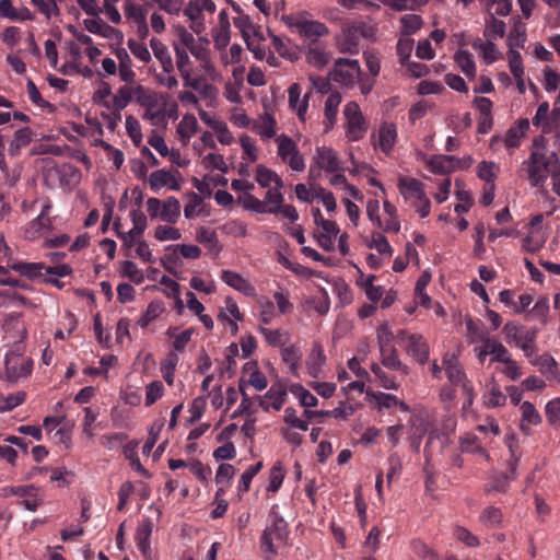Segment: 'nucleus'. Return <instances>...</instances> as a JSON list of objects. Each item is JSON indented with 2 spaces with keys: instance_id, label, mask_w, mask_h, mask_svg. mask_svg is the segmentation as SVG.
<instances>
[{
  "instance_id": "nucleus-1",
  "label": "nucleus",
  "mask_w": 560,
  "mask_h": 560,
  "mask_svg": "<svg viewBox=\"0 0 560 560\" xmlns=\"http://www.w3.org/2000/svg\"><path fill=\"white\" fill-rule=\"evenodd\" d=\"M559 166L558 154L548 150L544 136H538L534 138L530 154L522 162L517 173L525 177L532 187L541 188L548 176Z\"/></svg>"
},
{
  "instance_id": "nucleus-2",
  "label": "nucleus",
  "mask_w": 560,
  "mask_h": 560,
  "mask_svg": "<svg viewBox=\"0 0 560 560\" xmlns=\"http://www.w3.org/2000/svg\"><path fill=\"white\" fill-rule=\"evenodd\" d=\"M269 524L260 537V549L266 555V560H272L278 553L277 548L287 544L289 538L288 523L278 512V505L270 510Z\"/></svg>"
},
{
  "instance_id": "nucleus-3",
  "label": "nucleus",
  "mask_w": 560,
  "mask_h": 560,
  "mask_svg": "<svg viewBox=\"0 0 560 560\" xmlns=\"http://www.w3.org/2000/svg\"><path fill=\"white\" fill-rule=\"evenodd\" d=\"M375 30L369 23L358 21H345L341 25V32L337 36V47L343 54H358L361 38H372Z\"/></svg>"
},
{
  "instance_id": "nucleus-4",
  "label": "nucleus",
  "mask_w": 560,
  "mask_h": 560,
  "mask_svg": "<svg viewBox=\"0 0 560 560\" xmlns=\"http://www.w3.org/2000/svg\"><path fill=\"white\" fill-rule=\"evenodd\" d=\"M503 331L508 342L514 341L523 350L527 359L533 358L537 353V328H527L526 326L510 322L505 324Z\"/></svg>"
},
{
  "instance_id": "nucleus-5",
  "label": "nucleus",
  "mask_w": 560,
  "mask_h": 560,
  "mask_svg": "<svg viewBox=\"0 0 560 560\" xmlns=\"http://www.w3.org/2000/svg\"><path fill=\"white\" fill-rule=\"evenodd\" d=\"M399 346L417 363L424 365L429 360L430 347L427 339L420 334H413L406 329H399L396 334Z\"/></svg>"
},
{
  "instance_id": "nucleus-6",
  "label": "nucleus",
  "mask_w": 560,
  "mask_h": 560,
  "mask_svg": "<svg viewBox=\"0 0 560 560\" xmlns=\"http://www.w3.org/2000/svg\"><path fill=\"white\" fill-rule=\"evenodd\" d=\"M329 75L332 81L346 88H353L361 78L362 71L357 59L339 58L335 61Z\"/></svg>"
},
{
  "instance_id": "nucleus-7",
  "label": "nucleus",
  "mask_w": 560,
  "mask_h": 560,
  "mask_svg": "<svg viewBox=\"0 0 560 560\" xmlns=\"http://www.w3.org/2000/svg\"><path fill=\"white\" fill-rule=\"evenodd\" d=\"M277 154L280 160L294 172H303L305 170V161L298 144L289 136L282 133L276 138Z\"/></svg>"
},
{
  "instance_id": "nucleus-8",
  "label": "nucleus",
  "mask_w": 560,
  "mask_h": 560,
  "mask_svg": "<svg viewBox=\"0 0 560 560\" xmlns=\"http://www.w3.org/2000/svg\"><path fill=\"white\" fill-rule=\"evenodd\" d=\"M5 491L10 495L21 498L19 504L31 512H36L44 502L43 491L34 485L12 486L5 488Z\"/></svg>"
},
{
  "instance_id": "nucleus-9",
  "label": "nucleus",
  "mask_w": 560,
  "mask_h": 560,
  "mask_svg": "<svg viewBox=\"0 0 560 560\" xmlns=\"http://www.w3.org/2000/svg\"><path fill=\"white\" fill-rule=\"evenodd\" d=\"M33 361L16 352H9L5 355V374L10 382H16L20 378L31 374Z\"/></svg>"
},
{
  "instance_id": "nucleus-10",
  "label": "nucleus",
  "mask_w": 560,
  "mask_h": 560,
  "mask_svg": "<svg viewBox=\"0 0 560 560\" xmlns=\"http://www.w3.org/2000/svg\"><path fill=\"white\" fill-rule=\"evenodd\" d=\"M314 162L318 170H324L327 173H336L343 170L341 161L331 148H317Z\"/></svg>"
},
{
  "instance_id": "nucleus-11",
  "label": "nucleus",
  "mask_w": 560,
  "mask_h": 560,
  "mask_svg": "<svg viewBox=\"0 0 560 560\" xmlns=\"http://www.w3.org/2000/svg\"><path fill=\"white\" fill-rule=\"evenodd\" d=\"M298 33L310 39V43L318 42L319 37L328 35V27L318 21L302 20L294 23Z\"/></svg>"
},
{
  "instance_id": "nucleus-12",
  "label": "nucleus",
  "mask_w": 560,
  "mask_h": 560,
  "mask_svg": "<svg viewBox=\"0 0 560 560\" xmlns=\"http://www.w3.org/2000/svg\"><path fill=\"white\" fill-rule=\"evenodd\" d=\"M221 280L246 296L256 294L255 287L240 273L232 270H222Z\"/></svg>"
},
{
  "instance_id": "nucleus-13",
  "label": "nucleus",
  "mask_w": 560,
  "mask_h": 560,
  "mask_svg": "<svg viewBox=\"0 0 560 560\" xmlns=\"http://www.w3.org/2000/svg\"><path fill=\"white\" fill-rule=\"evenodd\" d=\"M528 129V120L518 119L506 130L505 137L503 138L505 148L510 151L517 149L522 143V138L526 135Z\"/></svg>"
},
{
  "instance_id": "nucleus-14",
  "label": "nucleus",
  "mask_w": 560,
  "mask_h": 560,
  "mask_svg": "<svg viewBox=\"0 0 560 560\" xmlns=\"http://www.w3.org/2000/svg\"><path fill=\"white\" fill-rule=\"evenodd\" d=\"M447 380L453 385H459L466 377L465 371L454 353H445L442 359Z\"/></svg>"
},
{
  "instance_id": "nucleus-15",
  "label": "nucleus",
  "mask_w": 560,
  "mask_h": 560,
  "mask_svg": "<svg viewBox=\"0 0 560 560\" xmlns=\"http://www.w3.org/2000/svg\"><path fill=\"white\" fill-rule=\"evenodd\" d=\"M518 458H515L514 460L510 462L509 468L510 474L502 472L497 474L492 477L491 482L486 486L485 491L487 493L491 492H506L509 488V482L511 479H514L516 477V466H517Z\"/></svg>"
},
{
  "instance_id": "nucleus-16",
  "label": "nucleus",
  "mask_w": 560,
  "mask_h": 560,
  "mask_svg": "<svg viewBox=\"0 0 560 560\" xmlns=\"http://www.w3.org/2000/svg\"><path fill=\"white\" fill-rule=\"evenodd\" d=\"M397 140V127L394 122L384 121L378 129V147L385 154H389Z\"/></svg>"
},
{
  "instance_id": "nucleus-17",
  "label": "nucleus",
  "mask_w": 560,
  "mask_h": 560,
  "mask_svg": "<svg viewBox=\"0 0 560 560\" xmlns=\"http://www.w3.org/2000/svg\"><path fill=\"white\" fill-rule=\"evenodd\" d=\"M301 88L298 83H293L288 90L289 105L296 113L301 120H304V116L308 108V96L306 93L301 100Z\"/></svg>"
},
{
  "instance_id": "nucleus-18",
  "label": "nucleus",
  "mask_w": 560,
  "mask_h": 560,
  "mask_svg": "<svg viewBox=\"0 0 560 560\" xmlns=\"http://www.w3.org/2000/svg\"><path fill=\"white\" fill-rule=\"evenodd\" d=\"M398 188L404 198L424 199L423 184L417 178L399 177Z\"/></svg>"
},
{
  "instance_id": "nucleus-19",
  "label": "nucleus",
  "mask_w": 560,
  "mask_h": 560,
  "mask_svg": "<svg viewBox=\"0 0 560 560\" xmlns=\"http://www.w3.org/2000/svg\"><path fill=\"white\" fill-rule=\"evenodd\" d=\"M306 60L313 67H325L329 61V55L326 51V47L319 42L308 43Z\"/></svg>"
},
{
  "instance_id": "nucleus-20",
  "label": "nucleus",
  "mask_w": 560,
  "mask_h": 560,
  "mask_svg": "<svg viewBox=\"0 0 560 560\" xmlns=\"http://www.w3.org/2000/svg\"><path fill=\"white\" fill-rule=\"evenodd\" d=\"M33 131L28 127L20 128L14 132L13 139L8 147L10 156H18L21 150L26 148L32 142Z\"/></svg>"
},
{
  "instance_id": "nucleus-21",
  "label": "nucleus",
  "mask_w": 560,
  "mask_h": 560,
  "mask_svg": "<svg viewBox=\"0 0 560 560\" xmlns=\"http://www.w3.org/2000/svg\"><path fill=\"white\" fill-rule=\"evenodd\" d=\"M150 46L155 58L160 61L163 72L172 73L174 65L167 47L156 37L150 39Z\"/></svg>"
},
{
  "instance_id": "nucleus-22",
  "label": "nucleus",
  "mask_w": 560,
  "mask_h": 560,
  "mask_svg": "<svg viewBox=\"0 0 560 560\" xmlns=\"http://www.w3.org/2000/svg\"><path fill=\"white\" fill-rule=\"evenodd\" d=\"M382 364L394 371H401L402 374H408V366L405 365L398 358V353L395 347L380 348Z\"/></svg>"
},
{
  "instance_id": "nucleus-23",
  "label": "nucleus",
  "mask_w": 560,
  "mask_h": 560,
  "mask_svg": "<svg viewBox=\"0 0 560 560\" xmlns=\"http://www.w3.org/2000/svg\"><path fill=\"white\" fill-rule=\"evenodd\" d=\"M325 363L326 355L323 348L319 345L314 346L306 361L308 374L314 378L319 377Z\"/></svg>"
},
{
  "instance_id": "nucleus-24",
  "label": "nucleus",
  "mask_w": 560,
  "mask_h": 560,
  "mask_svg": "<svg viewBox=\"0 0 560 560\" xmlns=\"http://www.w3.org/2000/svg\"><path fill=\"white\" fill-rule=\"evenodd\" d=\"M9 267L30 280L40 277L45 270L43 262L12 261Z\"/></svg>"
},
{
  "instance_id": "nucleus-25",
  "label": "nucleus",
  "mask_w": 560,
  "mask_h": 560,
  "mask_svg": "<svg viewBox=\"0 0 560 560\" xmlns=\"http://www.w3.org/2000/svg\"><path fill=\"white\" fill-rule=\"evenodd\" d=\"M150 187L158 191L160 188L170 185L173 190L179 189V185L175 182V177L166 170H158L151 173L149 177Z\"/></svg>"
},
{
  "instance_id": "nucleus-26",
  "label": "nucleus",
  "mask_w": 560,
  "mask_h": 560,
  "mask_svg": "<svg viewBox=\"0 0 560 560\" xmlns=\"http://www.w3.org/2000/svg\"><path fill=\"white\" fill-rule=\"evenodd\" d=\"M282 361L289 365L291 374L299 377L300 362L302 359V351L300 347L291 345L281 349Z\"/></svg>"
},
{
  "instance_id": "nucleus-27",
  "label": "nucleus",
  "mask_w": 560,
  "mask_h": 560,
  "mask_svg": "<svg viewBox=\"0 0 560 560\" xmlns=\"http://www.w3.org/2000/svg\"><path fill=\"white\" fill-rule=\"evenodd\" d=\"M457 158L453 155H435L430 160L429 167L435 174H448L457 170Z\"/></svg>"
},
{
  "instance_id": "nucleus-28",
  "label": "nucleus",
  "mask_w": 560,
  "mask_h": 560,
  "mask_svg": "<svg viewBox=\"0 0 560 560\" xmlns=\"http://www.w3.org/2000/svg\"><path fill=\"white\" fill-rule=\"evenodd\" d=\"M533 365L538 366L540 373L549 380H558V365L555 359L548 354L528 359Z\"/></svg>"
},
{
  "instance_id": "nucleus-29",
  "label": "nucleus",
  "mask_w": 560,
  "mask_h": 560,
  "mask_svg": "<svg viewBox=\"0 0 560 560\" xmlns=\"http://www.w3.org/2000/svg\"><path fill=\"white\" fill-rule=\"evenodd\" d=\"M277 122L272 115L265 114L253 126L254 131L261 137V139H271L276 137Z\"/></svg>"
},
{
  "instance_id": "nucleus-30",
  "label": "nucleus",
  "mask_w": 560,
  "mask_h": 560,
  "mask_svg": "<svg viewBox=\"0 0 560 560\" xmlns=\"http://www.w3.org/2000/svg\"><path fill=\"white\" fill-rule=\"evenodd\" d=\"M116 57L119 60V77L126 82L130 83L135 80L136 73L131 69L132 61L126 49L120 48L116 52Z\"/></svg>"
},
{
  "instance_id": "nucleus-31",
  "label": "nucleus",
  "mask_w": 560,
  "mask_h": 560,
  "mask_svg": "<svg viewBox=\"0 0 560 560\" xmlns=\"http://www.w3.org/2000/svg\"><path fill=\"white\" fill-rule=\"evenodd\" d=\"M180 215V203L177 198L171 196L163 202L161 219L167 223H176Z\"/></svg>"
},
{
  "instance_id": "nucleus-32",
  "label": "nucleus",
  "mask_w": 560,
  "mask_h": 560,
  "mask_svg": "<svg viewBox=\"0 0 560 560\" xmlns=\"http://www.w3.org/2000/svg\"><path fill=\"white\" fill-rule=\"evenodd\" d=\"M341 103V95L339 92H332L328 95L326 102H325V119L327 121L326 128H330L337 117L338 107Z\"/></svg>"
},
{
  "instance_id": "nucleus-33",
  "label": "nucleus",
  "mask_w": 560,
  "mask_h": 560,
  "mask_svg": "<svg viewBox=\"0 0 560 560\" xmlns=\"http://www.w3.org/2000/svg\"><path fill=\"white\" fill-rule=\"evenodd\" d=\"M165 311L164 303L159 300H154L149 303L147 310L138 320V325L145 328L151 322L156 319Z\"/></svg>"
},
{
  "instance_id": "nucleus-34",
  "label": "nucleus",
  "mask_w": 560,
  "mask_h": 560,
  "mask_svg": "<svg viewBox=\"0 0 560 560\" xmlns=\"http://www.w3.org/2000/svg\"><path fill=\"white\" fill-rule=\"evenodd\" d=\"M455 61L466 77L475 78L476 66L469 51L458 50L455 54Z\"/></svg>"
},
{
  "instance_id": "nucleus-35",
  "label": "nucleus",
  "mask_w": 560,
  "mask_h": 560,
  "mask_svg": "<svg viewBox=\"0 0 560 560\" xmlns=\"http://www.w3.org/2000/svg\"><path fill=\"white\" fill-rule=\"evenodd\" d=\"M287 389L282 384H273L265 394V398L271 400V407L275 410H280L287 399Z\"/></svg>"
},
{
  "instance_id": "nucleus-36",
  "label": "nucleus",
  "mask_w": 560,
  "mask_h": 560,
  "mask_svg": "<svg viewBox=\"0 0 560 560\" xmlns=\"http://www.w3.org/2000/svg\"><path fill=\"white\" fill-rule=\"evenodd\" d=\"M198 121L194 115L186 114L177 127V132L179 137L187 141L189 140L197 131Z\"/></svg>"
},
{
  "instance_id": "nucleus-37",
  "label": "nucleus",
  "mask_w": 560,
  "mask_h": 560,
  "mask_svg": "<svg viewBox=\"0 0 560 560\" xmlns=\"http://www.w3.org/2000/svg\"><path fill=\"white\" fill-rule=\"evenodd\" d=\"M472 47L481 52L487 63H492L498 60V47L491 40L485 43L481 39H477L472 43Z\"/></svg>"
},
{
  "instance_id": "nucleus-38",
  "label": "nucleus",
  "mask_w": 560,
  "mask_h": 560,
  "mask_svg": "<svg viewBox=\"0 0 560 560\" xmlns=\"http://www.w3.org/2000/svg\"><path fill=\"white\" fill-rule=\"evenodd\" d=\"M505 34V23L494 18L493 14L489 15L486 21L485 36L489 39L501 38Z\"/></svg>"
},
{
  "instance_id": "nucleus-39",
  "label": "nucleus",
  "mask_w": 560,
  "mask_h": 560,
  "mask_svg": "<svg viewBox=\"0 0 560 560\" xmlns=\"http://www.w3.org/2000/svg\"><path fill=\"white\" fill-rule=\"evenodd\" d=\"M125 15L133 23H138L147 19L148 9L142 4L132 2L131 0H126Z\"/></svg>"
},
{
  "instance_id": "nucleus-40",
  "label": "nucleus",
  "mask_w": 560,
  "mask_h": 560,
  "mask_svg": "<svg viewBox=\"0 0 560 560\" xmlns=\"http://www.w3.org/2000/svg\"><path fill=\"white\" fill-rule=\"evenodd\" d=\"M368 246L377 250L378 254L385 255L387 257H392L394 252L387 238L378 232L372 233L371 241Z\"/></svg>"
},
{
  "instance_id": "nucleus-41",
  "label": "nucleus",
  "mask_w": 560,
  "mask_h": 560,
  "mask_svg": "<svg viewBox=\"0 0 560 560\" xmlns=\"http://www.w3.org/2000/svg\"><path fill=\"white\" fill-rule=\"evenodd\" d=\"M283 200L284 198L281 191L269 188L265 195V199L262 200L266 202L267 213H279V210L283 205Z\"/></svg>"
},
{
  "instance_id": "nucleus-42",
  "label": "nucleus",
  "mask_w": 560,
  "mask_h": 560,
  "mask_svg": "<svg viewBox=\"0 0 560 560\" xmlns=\"http://www.w3.org/2000/svg\"><path fill=\"white\" fill-rule=\"evenodd\" d=\"M262 463L258 462L255 465H250L247 469L242 474L237 490L241 494L247 492L250 488V482L253 478L261 470Z\"/></svg>"
},
{
  "instance_id": "nucleus-43",
  "label": "nucleus",
  "mask_w": 560,
  "mask_h": 560,
  "mask_svg": "<svg viewBox=\"0 0 560 560\" xmlns=\"http://www.w3.org/2000/svg\"><path fill=\"white\" fill-rule=\"evenodd\" d=\"M486 352L493 355L491 361L503 362L510 357L508 349L494 339L486 340Z\"/></svg>"
},
{
  "instance_id": "nucleus-44",
  "label": "nucleus",
  "mask_w": 560,
  "mask_h": 560,
  "mask_svg": "<svg viewBox=\"0 0 560 560\" xmlns=\"http://www.w3.org/2000/svg\"><path fill=\"white\" fill-rule=\"evenodd\" d=\"M499 166L494 162L482 161L478 165V177L486 182V185L494 184Z\"/></svg>"
},
{
  "instance_id": "nucleus-45",
  "label": "nucleus",
  "mask_w": 560,
  "mask_h": 560,
  "mask_svg": "<svg viewBox=\"0 0 560 560\" xmlns=\"http://www.w3.org/2000/svg\"><path fill=\"white\" fill-rule=\"evenodd\" d=\"M347 135L352 141H358L363 138L366 131V124L363 117L347 120Z\"/></svg>"
},
{
  "instance_id": "nucleus-46",
  "label": "nucleus",
  "mask_w": 560,
  "mask_h": 560,
  "mask_svg": "<svg viewBox=\"0 0 560 560\" xmlns=\"http://www.w3.org/2000/svg\"><path fill=\"white\" fill-rule=\"evenodd\" d=\"M503 514L497 506H488L480 514V522L486 526L493 527L502 522Z\"/></svg>"
},
{
  "instance_id": "nucleus-47",
  "label": "nucleus",
  "mask_w": 560,
  "mask_h": 560,
  "mask_svg": "<svg viewBox=\"0 0 560 560\" xmlns=\"http://www.w3.org/2000/svg\"><path fill=\"white\" fill-rule=\"evenodd\" d=\"M474 230H475V234H474V240H475L474 254L479 259H482L483 255L486 253V247H485V244H483V237H485V233H486L485 223L481 222V221L478 222L475 225Z\"/></svg>"
},
{
  "instance_id": "nucleus-48",
  "label": "nucleus",
  "mask_w": 560,
  "mask_h": 560,
  "mask_svg": "<svg viewBox=\"0 0 560 560\" xmlns=\"http://www.w3.org/2000/svg\"><path fill=\"white\" fill-rule=\"evenodd\" d=\"M522 421L530 425H537L541 422V417L536 410L535 406L529 401H524L521 405Z\"/></svg>"
},
{
  "instance_id": "nucleus-49",
  "label": "nucleus",
  "mask_w": 560,
  "mask_h": 560,
  "mask_svg": "<svg viewBox=\"0 0 560 560\" xmlns=\"http://www.w3.org/2000/svg\"><path fill=\"white\" fill-rule=\"evenodd\" d=\"M486 405L488 407H500L506 401V396L501 392L497 383H492L489 386L488 395L486 396Z\"/></svg>"
},
{
  "instance_id": "nucleus-50",
  "label": "nucleus",
  "mask_w": 560,
  "mask_h": 560,
  "mask_svg": "<svg viewBox=\"0 0 560 560\" xmlns=\"http://www.w3.org/2000/svg\"><path fill=\"white\" fill-rule=\"evenodd\" d=\"M122 276L129 278L136 284H141L144 280V275L137 265L131 260H125L121 269Z\"/></svg>"
},
{
  "instance_id": "nucleus-51",
  "label": "nucleus",
  "mask_w": 560,
  "mask_h": 560,
  "mask_svg": "<svg viewBox=\"0 0 560 560\" xmlns=\"http://www.w3.org/2000/svg\"><path fill=\"white\" fill-rule=\"evenodd\" d=\"M291 392L299 397L302 406L307 408L317 406L318 399L302 385H292Z\"/></svg>"
},
{
  "instance_id": "nucleus-52",
  "label": "nucleus",
  "mask_w": 560,
  "mask_h": 560,
  "mask_svg": "<svg viewBox=\"0 0 560 560\" xmlns=\"http://www.w3.org/2000/svg\"><path fill=\"white\" fill-rule=\"evenodd\" d=\"M174 50L176 55V67L180 74H186L188 71H191L190 68V59L188 56V50L182 48L180 45L175 44Z\"/></svg>"
},
{
  "instance_id": "nucleus-53",
  "label": "nucleus",
  "mask_w": 560,
  "mask_h": 560,
  "mask_svg": "<svg viewBox=\"0 0 560 560\" xmlns=\"http://www.w3.org/2000/svg\"><path fill=\"white\" fill-rule=\"evenodd\" d=\"M127 45L132 55L140 61L148 63L151 60V54L145 44L130 38Z\"/></svg>"
},
{
  "instance_id": "nucleus-54",
  "label": "nucleus",
  "mask_w": 560,
  "mask_h": 560,
  "mask_svg": "<svg viewBox=\"0 0 560 560\" xmlns=\"http://www.w3.org/2000/svg\"><path fill=\"white\" fill-rule=\"evenodd\" d=\"M208 125L218 133V140L220 143L228 145L233 142L234 138L225 122L209 120Z\"/></svg>"
},
{
  "instance_id": "nucleus-55",
  "label": "nucleus",
  "mask_w": 560,
  "mask_h": 560,
  "mask_svg": "<svg viewBox=\"0 0 560 560\" xmlns=\"http://www.w3.org/2000/svg\"><path fill=\"white\" fill-rule=\"evenodd\" d=\"M400 22L406 35L415 34L422 26V19L417 14H406L401 18Z\"/></svg>"
},
{
  "instance_id": "nucleus-56",
  "label": "nucleus",
  "mask_w": 560,
  "mask_h": 560,
  "mask_svg": "<svg viewBox=\"0 0 560 560\" xmlns=\"http://www.w3.org/2000/svg\"><path fill=\"white\" fill-rule=\"evenodd\" d=\"M454 537L468 547H478L480 544L479 538L463 526L455 527Z\"/></svg>"
},
{
  "instance_id": "nucleus-57",
  "label": "nucleus",
  "mask_w": 560,
  "mask_h": 560,
  "mask_svg": "<svg viewBox=\"0 0 560 560\" xmlns=\"http://www.w3.org/2000/svg\"><path fill=\"white\" fill-rule=\"evenodd\" d=\"M84 26L90 33L102 36H107V32L113 31V28L100 18L84 20Z\"/></svg>"
},
{
  "instance_id": "nucleus-58",
  "label": "nucleus",
  "mask_w": 560,
  "mask_h": 560,
  "mask_svg": "<svg viewBox=\"0 0 560 560\" xmlns=\"http://www.w3.org/2000/svg\"><path fill=\"white\" fill-rule=\"evenodd\" d=\"M388 470L386 474L387 482L390 483L395 478H397L402 470L401 458L397 453H392L387 459Z\"/></svg>"
},
{
  "instance_id": "nucleus-59",
  "label": "nucleus",
  "mask_w": 560,
  "mask_h": 560,
  "mask_svg": "<svg viewBox=\"0 0 560 560\" xmlns=\"http://www.w3.org/2000/svg\"><path fill=\"white\" fill-rule=\"evenodd\" d=\"M132 93L131 89L127 85L121 86L118 92L114 95L113 105L117 110H122L131 101Z\"/></svg>"
},
{
  "instance_id": "nucleus-60",
  "label": "nucleus",
  "mask_w": 560,
  "mask_h": 560,
  "mask_svg": "<svg viewBox=\"0 0 560 560\" xmlns=\"http://www.w3.org/2000/svg\"><path fill=\"white\" fill-rule=\"evenodd\" d=\"M241 201H242L244 208L247 209V210H252V211L257 212V213H267L266 202H264L262 200L258 199L254 195L245 194L241 198Z\"/></svg>"
},
{
  "instance_id": "nucleus-61",
  "label": "nucleus",
  "mask_w": 560,
  "mask_h": 560,
  "mask_svg": "<svg viewBox=\"0 0 560 560\" xmlns=\"http://www.w3.org/2000/svg\"><path fill=\"white\" fill-rule=\"evenodd\" d=\"M275 177H276V172L266 167L264 164H259L256 167L255 179L261 187L269 188L272 183V179H275Z\"/></svg>"
},
{
  "instance_id": "nucleus-62",
  "label": "nucleus",
  "mask_w": 560,
  "mask_h": 560,
  "mask_svg": "<svg viewBox=\"0 0 560 560\" xmlns=\"http://www.w3.org/2000/svg\"><path fill=\"white\" fill-rule=\"evenodd\" d=\"M544 88L547 92H555L560 88V73L549 67L544 69Z\"/></svg>"
},
{
  "instance_id": "nucleus-63",
  "label": "nucleus",
  "mask_w": 560,
  "mask_h": 560,
  "mask_svg": "<svg viewBox=\"0 0 560 560\" xmlns=\"http://www.w3.org/2000/svg\"><path fill=\"white\" fill-rule=\"evenodd\" d=\"M559 102H555L553 108L549 110V117L542 127V133H551L558 129L560 125V107L557 105Z\"/></svg>"
},
{
  "instance_id": "nucleus-64",
  "label": "nucleus",
  "mask_w": 560,
  "mask_h": 560,
  "mask_svg": "<svg viewBox=\"0 0 560 560\" xmlns=\"http://www.w3.org/2000/svg\"><path fill=\"white\" fill-rule=\"evenodd\" d=\"M546 417L551 425H557L560 421V398L550 400L546 405Z\"/></svg>"
}]
</instances>
